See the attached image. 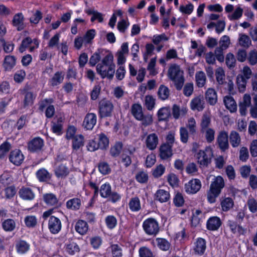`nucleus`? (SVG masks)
I'll return each instance as SVG.
<instances>
[{
  "label": "nucleus",
  "instance_id": "obj_1",
  "mask_svg": "<svg viewBox=\"0 0 257 257\" xmlns=\"http://www.w3.org/2000/svg\"><path fill=\"white\" fill-rule=\"evenodd\" d=\"M115 65L113 63V56L108 53L102 59L101 63L96 66V71L102 78L112 79L115 72Z\"/></svg>",
  "mask_w": 257,
  "mask_h": 257
},
{
  "label": "nucleus",
  "instance_id": "obj_2",
  "mask_svg": "<svg viewBox=\"0 0 257 257\" xmlns=\"http://www.w3.org/2000/svg\"><path fill=\"white\" fill-rule=\"evenodd\" d=\"M224 186V179L221 176L214 178L207 193V199L210 203L215 202L216 198L219 195Z\"/></svg>",
  "mask_w": 257,
  "mask_h": 257
},
{
  "label": "nucleus",
  "instance_id": "obj_3",
  "mask_svg": "<svg viewBox=\"0 0 257 257\" xmlns=\"http://www.w3.org/2000/svg\"><path fill=\"white\" fill-rule=\"evenodd\" d=\"M168 76L172 80L177 90H180L184 84V79L183 71L181 70L179 65L173 64L170 66L168 70Z\"/></svg>",
  "mask_w": 257,
  "mask_h": 257
},
{
  "label": "nucleus",
  "instance_id": "obj_4",
  "mask_svg": "<svg viewBox=\"0 0 257 257\" xmlns=\"http://www.w3.org/2000/svg\"><path fill=\"white\" fill-rule=\"evenodd\" d=\"M143 228L148 235H156L159 231L158 222L154 218H150L143 222Z\"/></svg>",
  "mask_w": 257,
  "mask_h": 257
},
{
  "label": "nucleus",
  "instance_id": "obj_5",
  "mask_svg": "<svg viewBox=\"0 0 257 257\" xmlns=\"http://www.w3.org/2000/svg\"><path fill=\"white\" fill-rule=\"evenodd\" d=\"M112 103L105 99L101 100L99 103V113L100 117L110 116L113 110Z\"/></svg>",
  "mask_w": 257,
  "mask_h": 257
},
{
  "label": "nucleus",
  "instance_id": "obj_6",
  "mask_svg": "<svg viewBox=\"0 0 257 257\" xmlns=\"http://www.w3.org/2000/svg\"><path fill=\"white\" fill-rule=\"evenodd\" d=\"M212 152L211 149L200 151L197 154L198 163L203 166H207L211 162Z\"/></svg>",
  "mask_w": 257,
  "mask_h": 257
},
{
  "label": "nucleus",
  "instance_id": "obj_7",
  "mask_svg": "<svg viewBox=\"0 0 257 257\" xmlns=\"http://www.w3.org/2000/svg\"><path fill=\"white\" fill-rule=\"evenodd\" d=\"M228 136L227 133L222 131L219 133L217 137V143L222 151H225L229 148Z\"/></svg>",
  "mask_w": 257,
  "mask_h": 257
},
{
  "label": "nucleus",
  "instance_id": "obj_8",
  "mask_svg": "<svg viewBox=\"0 0 257 257\" xmlns=\"http://www.w3.org/2000/svg\"><path fill=\"white\" fill-rule=\"evenodd\" d=\"M201 184L199 179H192L185 185V189L187 193L194 194L201 188Z\"/></svg>",
  "mask_w": 257,
  "mask_h": 257
},
{
  "label": "nucleus",
  "instance_id": "obj_9",
  "mask_svg": "<svg viewBox=\"0 0 257 257\" xmlns=\"http://www.w3.org/2000/svg\"><path fill=\"white\" fill-rule=\"evenodd\" d=\"M24 156L22 152L18 149L11 152L9 155V160L13 164L19 166L23 162Z\"/></svg>",
  "mask_w": 257,
  "mask_h": 257
},
{
  "label": "nucleus",
  "instance_id": "obj_10",
  "mask_svg": "<svg viewBox=\"0 0 257 257\" xmlns=\"http://www.w3.org/2000/svg\"><path fill=\"white\" fill-rule=\"evenodd\" d=\"M205 101L203 95H199L194 97L191 101L190 107L193 110L201 111L205 107Z\"/></svg>",
  "mask_w": 257,
  "mask_h": 257
},
{
  "label": "nucleus",
  "instance_id": "obj_11",
  "mask_svg": "<svg viewBox=\"0 0 257 257\" xmlns=\"http://www.w3.org/2000/svg\"><path fill=\"white\" fill-rule=\"evenodd\" d=\"M48 227L52 233H57L61 230V222L58 218L52 216L49 220Z\"/></svg>",
  "mask_w": 257,
  "mask_h": 257
},
{
  "label": "nucleus",
  "instance_id": "obj_12",
  "mask_svg": "<svg viewBox=\"0 0 257 257\" xmlns=\"http://www.w3.org/2000/svg\"><path fill=\"white\" fill-rule=\"evenodd\" d=\"M251 106V97L249 94H245L242 100L239 103V111L242 115L246 114L247 108Z\"/></svg>",
  "mask_w": 257,
  "mask_h": 257
},
{
  "label": "nucleus",
  "instance_id": "obj_13",
  "mask_svg": "<svg viewBox=\"0 0 257 257\" xmlns=\"http://www.w3.org/2000/svg\"><path fill=\"white\" fill-rule=\"evenodd\" d=\"M158 143L159 139L156 134L152 133L147 136L146 139V145L148 149L154 150L156 148Z\"/></svg>",
  "mask_w": 257,
  "mask_h": 257
},
{
  "label": "nucleus",
  "instance_id": "obj_14",
  "mask_svg": "<svg viewBox=\"0 0 257 257\" xmlns=\"http://www.w3.org/2000/svg\"><path fill=\"white\" fill-rule=\"evenodd\" d=\"M96 122V116L93 113H88L83 121V125L87 130H92Z\"/></svg>",
  "mask_w": 257,
  "mask_h": 257
},
{
  "label": "nucleus",
  "instance_id": "obj_15",
  "mask_svg": "<svg viewBox=\"0 0 257 257\" xmlns=\"http://www.w3.org/2000/svg\"><path fill=\"white\" fill-rule=\"evenodd\" d=\"M172 145L164 144L160 148V156L163 160L167 159L172 156Z\"/></svg>",
  "mask_w": 257,
  "mask_h": 257
},
{
  "label": "nucleus",
  "instance_id": "obj_16",
  "mask_svg": "<svg viewBox=\"0 0 257 257\" xmlns=\"http://www.w3.org/2000/svg\"><path fill=\"white\" fill-rule=\"evenodd\" d=\"M43 146V141L40 138H35L28 144V149L31 152L40 150Z\"/></svg>",
  "mask_w": 257,
  "mask_h": 257
},
{
  "label": "nucleus",
  "instance_id": "obj_17",
  "mask_svg": "<svg viewBox=\"0 0 257 257\" xmlns=\"http://www.w3.org/2000/svg\"><path fill=\"white\" fill-rule=\"evenodd\" d=\"M221 225L220 218L217 216L211 217L209 218L207 222V228L210 230H216Z\"/></svg>",
  "mask_w": 257,
  "mask_h": 257
},
{
  "label": "nucleus",
  "instance_id": "obj_18",
  "mask_svg": "<svg viewBox=\"0 0 257 257\" xmlns=\"http://www.w3.org/2000/svg\"><path fill=\"white\" fill-rule=\"evenodd\" d=\"M223 102L226 106V108L231 112H234L236 111L237 104L232 96H225L224 97Z\"/></svg>",
  "mask_w": 257,
  "mask_h": 257
},
{
  "label": "nucleus",
  "instance_id": "obj_19",
  "mask_svg": "<svg viewBox=\"0 0 257 257\" xmlns=\"http://www.w3.org/2000/svg\"><path fill=\"white\" fill-rule=\"evenodd\" d=\"M205 98L210 105H215L217 100V96L215 90L213 88H208L205 93Z\"/></svg>",
  "mask_w": 257,
  "mask_h": 257
},
{
  "label": "nucleus",
  "instance_id": "obj_20",
  "mask_svg": "<svg viewBox=\"0 0 257 257\" xmlns=\"http://www.w3.org/2000/svg\"><path fill=\"white\" fill-rule=\"evenodd\" d=\"M206 249V242L204 239L198 238L195 243L194 250L196 254L202 255Z\"/></svg>",
  "mask_w": 257,
  "mask_h": 257
},
{
  "label": "nucleus",
  "instance_id": "obj_21",
  "mask_svg": "<svg viewBox=\"0 0 257 257\" xmlns=\"http://www.w3.org/2000/svg\"><path fill=\"white\" fill-rule=\"evenodd\" d=\"M43 199L48 205L54 206L55 207L59 206L58 199L56 195L53 193H48L44 195Z\"/></svg>",
  "mask_w": 257,
  "mask_h": 257
},
{
  "label": "nucleus",
  "instance_id": "obj_22",
  "mask_svg": "<svg viewBox=\"0 0 257 257\" xmlns=\"http://www.w3.org/2000/svg\"><path fill=\"white\" fill-rule=\"evenodd\" d=\"M155 199L161 203L167 202L170 199V193L164 189L158 190L155 195Z\"/></svg>",
  "mask_w": 257,
  "mask_h": 257
},
{
  "label": "nucleus",
  "instance_id": "obj_23",
  "mask_svg": "<svg viewBox=\"0 0 257 257\" xmlns=\"http://www.w3.org/2000/svg\"><path fill=\"white\" fill-rule=\"evenodd\" d=\"M229 139L232 147L236 148L240 145L241 138L239 134L236 131H232L230 132Z\"/></svg>",
  "mask_w": 257,
  "mask_h": 257
},
{
  "label": "nucleus",
  "instance_id": "obj_24",
  "mask_svg": "<svg viewBox=\"0 0 257 257\" xmlns=\"http://www.w3.org/2000/svg\"><path fill=\"white\" fill-rule=\"evenodd\" d=\"M131 113L137 120L141 119L144 114L141 105L138 103L134 104L131 107Z\"/></svg>",
  "mask_w": 257,
  "mask_h": 257
},
{
  "label": "nucleus",
  "instance_id": "obj_25",
  "mask_svg": "<svg viewBox=\"0 0 257 257\" xmlns=\"http://www.w3.org/2000/svg\"><path fill=\"white\" fill-rule=\"evenodd\" d=\"M84 145V138L82 135H76L72 139V148L77 151Z\"/></svg>",
  "mask_w": 257,
  "mask_h": 257
},
{
  "label": "nucleus",
  "instance_id": "obj_26",
  "mask_svg": "<svg viewBox=\"0 0 257 257\" xmlns=\"http://www.w3.org/2000/svg\"><path fill=\"white\" fill-rule=\"evenodd\" d=\"M171 115L170 109L169 107H164L160 108L157 113L158 121L167 120Z\"/></svg>",
  "mask_w": 257,
  "mask_h": 257
},
{
  "label": "nucleus",
  "instance_id": "obj_27",
  "mask_svg": "<svg viewBox=\"0 0 257 257\" xmlns=\"http://www.w3.org/2000/svg\"><path fill=\"white\" fill-rule=\"evenodd\" d=\"M105 51L102 49H98L90 58L89 64L92 66H94L101 59L102 56L104 55L103 52Z\"/></svg>",
  "mask_w": 257,
  "mask_h": 257
},
{
  "label": "nucleus",
  "instance_id": "obj_28",
  "mask_svg": "<svg viewBox=\"0 0 257 257\" xmlns=\"http://www.w3.org/2000/svg\"><path fill=\"white\" fill-rule=\"evenodd\" d=\"M24 18L23 15L18 14L13 18V23L14 26L16 27L18 31H21L24 28Z\"/></svg>",
  "mask_w": 257,
  "mask_h": 257
},
{
  "label": "nucleus",
  "instance_id": "obj_29",
  "mask_svg": "<svg viewBox=\"0 0 257 257\" xmlns=\"http://www.w3.org/2000/svg\"><path fill=\"white\" fill-rule=\"evenodd\" d=\"M16 58L14 56H7L3 64L4 67L6 70L12 69L16 64Z\"/></svg>",
  "mask_w": 257,
  "mask_h": 257
},
{
  "label": "nucleus",
  "instance_id": "obj_30",
  "mask_svg": "<svg viewBox=\"0 0 257 257\" xmlns=\"http://www.w3.org/2000/svg\"><path fill=\"white\" fill-rule=\"evenodd\" d=\"M19 194L21 198L26 200H31L34 197V194L29 188H22L19 191Z\"/></svg>",
  "mask_w": 257,
  "mask_h": 257
},
{
  "label": "nucleus",
  "instance_id": "obj_31",
  "mask_svg": "<svg viewBox=\"0 0 257 257\" xmlns=\"http://www.w3.org/2000/svg\"><path fill=\"white\" fill-rule=\"evenodd\" d=\"M170 94V90L167 87L164 85H161L159 87L158 95L161 99L163 100L167 99L169 97Z\"/></svg>",
  "mask_w": 257,
  "mask_h": 257
},
{
  "label": "nucleus",
  "instance_id": "obj_32",
  "mask_svg": "<svg viewBox=\"0 0 257 257\" xmlns=\"http://www.w3.org/2000/svg\"><path fill=\"white\" fill-rule=\"evenodd\" d=\"M36 175L39 180L41 182L47 181L51 178V175L45 169L39 170Z\"/></svg>",
  "mask_w": 257,
  "mask_h": 257
},
{
  "label": "nucleus",
  "instance_id": "obj_33",
  "mask_svg": "<svg viewBox=\"0 0 257 257\" xmlns=\"http://www.w3.org/2000/svg\"><path fill=\"white\" fill-rule=\"evenodd\" d=\"M88 228L87 222L83 220H79L75 225L76 231L82 235L86 233Z\"/></svg>",
  "mask_w": 257,
  "mask_h": 257
},
{
  "label": "nucleus",
  "instance_id": "obj_34",
  "mask_svg": "<svg viewBox=\"0 0 257 257\" xmlns=\"http://www.w3.org/2000/svg\"><path fill=\"white\" fill-rule=\"evenodd\" d=\"M195 78L198 87H202L204 86L206 83V77L205 73L203 71L197 72L195 74Z\"/></svg>",
  "mask_w": 257,
  "mask_h": 257
},
{
  "label": "nucleus",
  "instance_id": "obj_35",
  "mask_svg": "<svg viewBox=\"0 0 257 257\" xmlns=\"http://www.w3.org/2000/svg\"><path fill=\"white\" fill-rule=\"evenodd\" d=\"M238 41L240 46L245 48H248L251 44L249 37L245 34H239Z\"/></svg>",
  "mask_w": 257,
  "mask_h": 257
},
{
  "label": "nucleus",
  "instance_id": "obj_36",
  "mask_svg": "<svg viewBox=\"0 0 257 257\" xmlns=\"http://www.w3.org/2000/svg\"><path fill=\"white\" fill-rule=\"evenodd\" d=\"M123 144L121 142H116L110 149V153L113 157H116L120 154Z\"/></svg>",
  "mask_w": 257,
  "mask_h": 257
},
{
  "label": "nucleus",
  "instance_id": "obj_37",
  "mask_svg": "<svg viewBox=\"0 0 257 257\" xmlns=\"http://www.w3.org/2000/svg\"><path fill=\"white\" fill-rule=\"evenodd\" d=\"M215 76L217 82L219 85L224 84L225 82V72L223 69L219 67L216 70Z\"/></svg>",
  "mask_w": 257,
  "mask_h": 257
},
{
  "label": "nucleus",
  "instance_id": "obj_38",
  "mask_svg": "<svg viewBox=\"0 0 257 257\" xmlns=\"http://www.w3.org/2000/svg\"><path fill=\"white\" fill-rule=\"evenodd\" d=\"M98 140L99 142L97 144L100 149H105L108 147L109 140L104 134L101 133L98 135Z\"/></svg>",
  "mask_w": 257,
  "mask_h": 257
},
{
  "label": "nucleus",
  "instance_id": "obj_39",
  "mask_svg": "<svg viewBox=\"0 0 257 257\" xmlns=\"http://www.w3.org/2000/svg\"><path fill=\"white\" fill-rule=\"evenodd\" d=\"M55 173L57 177L63 178L68 174L69 170L65 166L60 165L56 168Z\"/></svg>",
  "mask_w": 257,
  "mask_h": 257
},
{
  "label": "nucleus",
  "instance_id": "obj_40",
  "mask_svg": "<svg viewBox=\"0 0 257 257\" xmlns=\"http://www.w3.org/2000/svg\"><path fill=\"white\" fill-rule=\"evenodd\" d=\"M81 205V201L79 198H75L68 200L66 205L67 208L73 210L78 209Z\"/></svg>",
  "mask_w": 257,
  "mask_h": 257
},
{
  "label": "nucleus",
  "instance_id": "obj_41",
  "mask_svg": "<svg viewBox=\"0 0 257 257\" xmlns=\"http://www.w3.org/2000/svg\"><path fill=\"white\" fill-rule=\"evenodd\" d=\"M100 194L103 198H108L111 192V186L109 184H104L100 187Z\"/></svg>",
  "mask_w": 257,
  "mask_h": 257
},
{
  "label": "nucleus",
  "instance_id": "obj_42",
  "mask_svg": "<svg viewBox=\"0 0 257 257\" xmlns=\"http://www.w3.org/2000/svg\"><path fill=\"white\" fill-rule=\"evenodd\" d=\"M64 77L61 72H57L51 78L50 82L53 86H57L61 83Z\"/></svg>",
  "mask_w": 257,
  "mask_h": 257
},
{
  "label": "nucleus",
  "instance_id": "obj_43",
  "mask_svg": "<svg viewBox=\"0 0 257 257\" xmlns=\"http://www.w3.org/2000/svg\"><path fill=\"white\" fill-rule=\"evenodd\" d=\"M225 63L230 69L233 68L236 64V59L233 54L229 53L227 54L225 58Z\"/></svg>",
  "mask_w": 257,
  "mask_h": 257
},
{
  "label": "nucleus",
  "instance_id": "obj_44",
  "mask_svg": "<svg viewBox=\"0 0 257 257\" xmlns=\"http://www.w3.org/2000/svg\"><path fill=\"white\" fill-rule=\"evenodd\" d=\"M222 209L224 211H227L233 206V201L230 198H226L221 202Z\"/></svg>",
  "mask_w": 257,
  "mask_h": 257
},
{
  "label": "nucleus",
  "instance_id": "obj_45",
  "mask_svg": "<svg viewBox=\"0 0 257 257\" xmlns=\"http://www.w3.org/2000/svg\"><path fill=\"white\" fill-rule=\"evenodd\" d=\"M129 206L133 211H138L141 209V204L140 200L138 197H135L131 199L129 203Z\"/></svg>",
  "mask_w": 257,
  "mask_h": 257
},
{
  "label": "nucleus",
  "instance_id": "obj_46",
  "mask_svg": "<svg viewBox=\"0 0 257 257\" xmlns=\"http://www.w3.org/2000/svg\"><path fill=\"white\" fill-rule=\"evenodd\" d=\"M247 205L249 211L253 213L257 212V201L253 197L248 198L247 201Z\"/></svg>",
  "mask_w": 257,
  "mask_h": 257
},
{
  "label": "nucleus",
  "instance_id": "obj_47",
  "mask_svg": "<svg viewBox=\"0 0 257 257\" xmlns=\"http://www.w3.org/2000/svg\"><path fill=\"white\" fill-rule=\"evenodd\" d=\"M247 80L243 78L241 75H237L236 77V83L240 92H243L245 90Z\"/></svg>",
  "mask_w": 257,
  "mask_h": 257
},
{
  "label": "nucleus",
  "instance_id": "obj_48",
  "mask_svg": "<svg viewBox=\"0 0 257 257\" xmlns=\"http://www.w3.org/2000/svg\"><path fill=\"white\" fill-rule=\"evenodd\" d=\"M219 44L218 48L226 50L230 44L229 37L226 35L222 36L219 40Z\"/></svg>",
  "mask_w": 257,
  "mask_h": 257
},
{
  "label": "nucleus",
  "instance_id": "obj_49",
  "mask_svg": "<svg viewBox=\"0 0 257 257\" xmlns=\"http://www.w3.org/2000/svg\"><path fill=\"white\" fill-rule=\"evenodd\" d=\"M105 221L107 227L109 229L114 228L117 224V220L113 215H109L105 218Z\"/></svg>",
  "mask_w": 257,
  "mask_h": 257
},
{
  "label": "nucleus",
  "instance_id": "obj_50",
  "mask_svg": "<svg viewBox=\"0 0 257 257\" xmlns=\"http://www.w3.org/2000/svg\"><path fill=\"white\" fill-rule=\"evenodd\" d=\"M138 120L141 121L142 125L147 126L151 125L153 123V116L151 114H143L142 116L141 119Z\"/></svg>",
  "mask_w": 257,
  "mask_h": 257
},
{
  "label": "nucleus",
  "instance_id": "obj_51",
  "mask_svg": "<svg viewBox=\"0 0 257 257\" xmlns=\"http://www.w3.org/2000/svg\"><path fill=\"white\" fill-rule=\"evenodd\" d=\"M145 105L148 110H152L155 107V99L152 96H146Z\"/></svg>",
  "mask_w": 257,
  "mask_h": 257
},
{
  "label": "nucleus",
  "instance_id": "obj_52",
  "mask_svg": "<svg viewBox=\"0 0 257 257\" xmlns=\"http://www.w3.org/2000/svg\"><path fill=\"white\" fill-rule=\"evenodd\" d=\"M157 245L160 248L163 250H168L170 246V243L165 239L157 238L156 239Z\"/></svg>",
  "mask_w": 257,
  "mask_h": 257
},
{
  "label": "nucleus",
  "instance_id": "obj_53",
  "mask_svg": "<svg viewBox=\"0 0 257 257\" xmlns=\"http://www.w3.org/2000/svg\"><path fill=\"white\" fill-rule=\"evenodd\" d=\"M15 222L13 219H7L5 220L3 223V228L6 231H12L15 228Z\"/></svg>",
  "mask_w": 257,
  "mask_h": 257
},
{
  "label": "nucleus",
  "instance_id": "obj_54",
  "mask_svg": "<svg viewBox=\"0 0 257 257\" xmlns=\"http://www.w3.org/2000/svg\"><path fill=\"white\" fill-rule=\"evenodd\" d=\"M17 251L20 253L26 252L29 248V244L25 241H21L17 244Z\"/></svg>",
  "mask_w": 257,
  "mask_h": 257
},
{
  "label": "nucleus",
  "instance_id": "obj_55",
  "mask_svg": "<svg viewBox=\"0 0 257 257\" xmlns=\"http://www.w3.org/2000/svg\"><path fill=\"white\" fill-rule=\"evenodd\" d=\"M24 105L26 106L32 104L34 99V96L33 93L32 92L26 91L24 93Z\"/></svg>",
  "mask_w": 257,
  "mask_h": 257
},
{
  "label": "nucleus",
  "instance_id": "obj_56",
  "mask_svg": "<svg viewBox=\"0 0 257 257\" xmlns=\"http://www.w3.org/2000/svg\"><path fill=\"white\" fill-rule=\"evenodd\" d=\"M11 148V144L6 142L0 146V158H3L9 151Z\"/></svg>",
  "mask_w": 257,
  "mask_h": 257
},
{
  "label": "nucleus",
  "instance_id": "obj_57",
  "mask_svg": "<svg viewBox=\"0 0 257 257\" xmlns=\"http://www.w3.org/2000/svg\"><path fill=\"white\" fill-rule=\"evenodd\" d=\"M247 59L250 65H255L257 63V51L255 50L251 51L248 55Z\"/></svg>",
  "mask_w": 257,
  "mask_h": 257
},
{
  "label": "nucleus",
  "instance_id": "obj_58",
  "mask_svg": "<svg viewBox=\"0 0 257 257\" xmlns=\"http://www.w3.org/2000/svg\"><path fill=\"white\" fill-rule=\"evenodd\" d=\"M136 179L139 182L144 183L147 182L148 181V176L146 172L144 171H141L136 174Z\"/></svg>",
  "mask_w": 257,
  "mask_h": 257
},
{
  "label": "nucleus",
  "instance_id": "obj_59",
  "mask_svg": "<svg viewBox=\"0 0 257 257\" xmlns=\"http://www.w3.org/2000/svg\"><path fill=\"white\" fill-rule=\"evenodd\" d=\"M5 197L7 199L13 197L16 193V188L13 186L8 187L5 189Z\"/></svg>",
  "mask_w": 257,
  "mask_h": 257
},
{
  "label": "nucleus",
  "instance_id": "obj_60",
  "mask_svg": "<svg viewBox=\"0 0 257 257\" xmlns=\"http://www.w3.org/2000/svg\"><path fill=\"white\" fill-rule=\"evenodd\" d=\"M26 225L29 227H33L37 224V219L34 216H28L25 219Z\"/></svg>",
  "mask_w": 257,
  "mask_h": 257
},
{
  "label": "nucleus",
  "instance_id": "obj_61",
  "mask_svg": "<svg viewBox=\"0 0 257 257\" xmlns=\"http://www.w3.org/2000/svg\"><path fill=\"white\" fill-rule=\"evenodd\" d=\"M95 35V31L94 29H91L88 31L84 37L83 38L84 42L86 43H89L94 38Z\"/></svg>",
  "mask_w": 257,
  "mask_h": 257
},
{
  "label": "nucleus",
  "instance_id": "obj_62",
  "mask_svg": "<svg viewBox=\"0 0 257 257\" xmlns=\"http://www.w3.org/2000/svg\"><path fill=\"white\" fill-rule=\"evenodd\" d=\"M253 105L251 106L250 109V113L254 118L257 117V94H255L253 97Z\"/></svg>",
  "mask_w": 257,
  "mask_h": 257
},
{
  "label": "nucleus",
  "instance_id": "obj_63",
  "mask_svg": "<svg viewBox=\"0 0 257 257\" xmlns=\"http://www.w3.org/2000/svg\"><path fill=\"white\" fill-rule=\"evenodd\" d=\"M0 182L5 186H8L11 183L12 178L8 173H4L1 176Z\"/></svg>",
  "mask_w": 257,
  "mask_h": 257
},
{
  "label": "nucleus",
  "instance_id": "obj_64",
  "mask_svg": "<svg viewBox=\"0 0 257 257\" xmlns=\"http://www.w3.org/2000/svg\"><path fill=\"white\" fill-rule=\"evenodd\" d=\"M141 257H153L152 251L146 247H141L139 250Z\"/></svg>",
  "mask_w": 257,
  "mask_h": 257
}]
</instances>
